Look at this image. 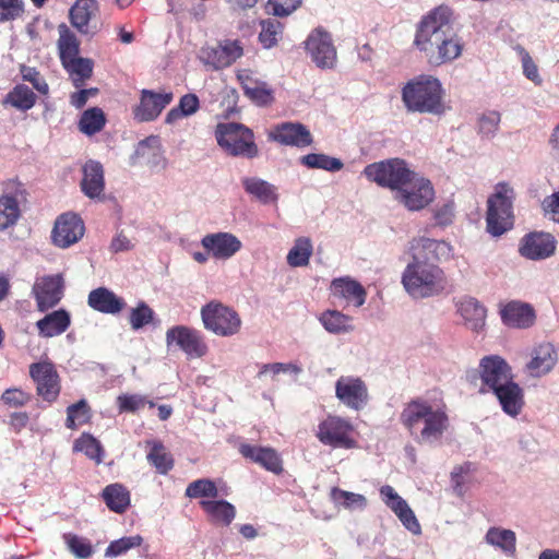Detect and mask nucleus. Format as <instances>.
<instances>
[{
	"instance_id": "f257e3e1",
	"label": "nucleus",
	"mask_w": 559,
	"mask_h": 559,
	"mask_svg": "<svg viewBox=\"0 0 559 559\" xmlns=\"http://www.w3.org/2000/svg\"><path fill=\"white\" fill-rule=\"evenodd\" d=\"M451 249L443 240L426 237L414 238L409 242L412 261L402 273V284L412 298L438 296L445 289V274L438 262L450 258Z\"/></svg>"
},
{
	"instance_id": "f03ea898",
	"label": "nucleus",
	"mask_w": 559,
	"mask_h": 559,
	"mask_svg": "<svg viewBox=\"0 0 559 559\" xmlns=\"http://www.w3.org/2000/svg\"><path fill=\"white\" fill-rule=\"evenodd\" d=\"M452 17L453 10L441 4L425 14L417 24L414 46L431 66L452 62L462 55V39L454 29Z\"/></svg>"
},
{
	"instance_id": "7ed1b4c3",
	"label": "nucleus",
	"mask_w": 559,
	"mask_h": 559,
	"mask_svg": "<svg viewBox=\"0 0 559 559\" xmlns=\"http://www.w3.org/2000/svg\"><path fill=\"white\" fill-rule=\"evenodd\" d=\"M400 421L420 443L431 444L439 441L448 428L447 414L419 399L411 401L403 408Z\"/></svg>"
},
{
	"instance_id": "20e7f679",
	"label": "nucleus",
	"mask_w": 559,
	"mask_h": 559,
	"mask_svg": "<svg viewBox=\"0 0 559 559\" xmlns=\"http://www.w3.org/2000/svg\"><path fill=\"white\" fill-rule=\"evenodd\" d=\"M442 98V85L431 75H419L402 88L403 104L412 112L442 115L445 109Z\"/></svg>"
},
{
	"instance_id": "39448f33",
	"label": "nucleus",
	"mask_w": 559,
	"mask_h": 559,
	"mask_svg": "<svg viewBox=\"0 0 559 559\" xmlns=\"http://www.w3.org/2000/svg\"><path fill=\"white\" fill-rule=\"evenodd\" d=\"M514 189L507 182H499L487 200L486 224L487 231L499 237L512 229L514 224L513 201Z\"/></svg>"
},
{
	"instance_id": "423d86ee",
	"label": "nucleus",
	"mask_w": 559,
	"mask_h": 559,
	"mask_svg": "<svg viewBox=\"0 0 559 559\" xmlns=\"http://www.w3.org/2000/svg\"><path fill=\"white\" fill-rule=\"evenodd\" d=\"M218 145L231 156L254 158L259 150L251 129L238 122L218 123L215 130Z\"/></svg>"
},
{
	"instance_id": "0eeeda50",
	"label": "nucleus",
	"mask_w": 559,
	"mask_h": 559,
	"mask_svg": "<svg viewBox=\"0 0 559 559\" xmlns=\"http://www.w3.org/2000/svg\"><path fill=\"white\" fill-rule=\"evenodd\" d=\"M480 380L478 392L491 393L514 379L513 369L500 355H486L480 358L477 369L471 373V383Z\"/></svg>"
},
{
	"instance_id": "6e6552de",
	"label": "nucleus",
	"mask_w": 559,
	"mask_h": 559,
	"mask_svg": "<svg viewBox=\"0 0 559 559\" xmlns=\"http://www.w3.org/2000/svg\"><path fill=\"white\" fill-rule=\"evenodd\" d=\"M364 175L381 187L400 191L416 175L399 158L373 163L365 167Z\"/></svg>"
},
{
	"instance_id": "1a4fd4ad",
	"label": "nucleus",
	"mask_w": 559,
	"mask_h": 559,
	"mask_svg": "<svg viewBox=\"0 0 559 559\" xmlns=\"http://www.w3.org/2000/svg\"><path fill=\"white\" fill-rule=\"evenodd\" d=\"M204 328L218 336H233L241 328V319L233 308L221 302H209L201 309Z\"/></svg>"
},
{
	"instance_id": "9d476101",
	"label": "nucleus",
	"mask_w": 559,
	"mask_h": 559,
	"mask_svg": "<svg viewBox=\"0 0 559 559\" xmlns=\"http://www.w3.org/2000/svg\"><path fill=\"white\" fill-rule=\"evenodd\" d=\"M305 48L311 60L320 69H333L336 64L337 52L332 35L319 26L311 31L305 41Z\"/></svg>"
},
{
	"instance_id": "9b49d317",
	"label": "nucleus",
	"mask_w": 559,
	"mask_h": 559,
	"mask_svg": "<svg viewBox=\"0 0 559 559\" xmlns=\"http://www.w3.org/2000/svg\"><path fill=\"white\" fill-rule=\"evenodd\" d=\"M354 430L349 420L338 416H328L318 426L317 437L325 445L332 448L352 449L356 441L352 438Z\"/></svg>"
},
{
	"instance_id": "f8f14e48",
	"label": "nucleus",
	"mask_w": 559,
	"mask_h": 559,
	"mask_svg": "<svg viewBox=\"0 0 559 559\" xmlns=\"http://www.w3.org/2000/svg\"><path fill=\"white\" fill-rule=\"evenodd\" d=\"M433 198L435 190L430 180L418 174L395 193V199L409 211H419L426 207Z\"/></svg>"
},
{
	"instance_id": "ddd939ff",
	"label": "nucleus",
	"mask_w": 559,
	"mask_h": 559,
	"mask_svg": "<svg viewBox=\"0 0 559 559\" xmlns=\"http://www.w3.org/2000/svg\"><path fill=\"white\" fill-rule=\"evenodd\" d=\"M335 396L347 408L364 409L369 402L368 386L359 377L342 376L335 382Z\"/></svg>"
},
{
	"instance_id": "4468645a",
	"label": "nucleus",
	"mask_w": 559,
	"mask_h": 559,
	"mask_svg": "<svg viewBox=\"0 0 559 559\" xmlns=\"http://www.w3.org/2000/svg\"><path fill=\"white\" fill-rule=\"evenodd\" d=\"M556 248L557 240L550 233L531 231L521 238L519 253L527 260L540 261L552 257Z\"/></svg>"
},
{
	"instance_id": "2eb2a0df",
	"label": "nucleus",
	"mask_w": 559,
	"mask_h": 559,
	"mask_svg": "<svg viewBox=\"0 0 559 559\" xmlns=\"http://www.w3.org/2000/svg\"><path fill=\"white\" fill-rule=\"evenodd\" d=\"M29 376L36 383V391L45 401L51 403L60 393L59 376L49 361L34 362L29 366Z\"/></svg>"
},
{
	"instance_id": "dca6fc26",
	"label": "nucleus",
	"mask_w": 559,
	"mask_h": 559,
	"mask_svg": "<svg viewBox=\"0 0 559 559\" xmlns=\"http://www.w3.org/2000/svg\"><path fill=\"white\" fill-rule=\"evenodd\" d=\"M168 346L176 344L190 357H203L207 353V346L200 331L185 325H177L166 332Z\"/></svg>"
},
{
	"instance_id": "f3484780",
	"label": "nucleus",
	"mask_w": 559,
	"mask_h": 559,
	"mask_svg": "<svg viewBox=\"0 0 559 559\" xmlns=\"http://www.w3.org/2000/svg\"><path fill=\"white\" fill-rule=\"evenodd\" d=\"M85 227L81 217L73 213L59 216L51 231L53 245L66 249L76 243L84 235Z\"/></svg>"
},
{
	"instance_id": "a211bd4d",
	"label": "nucleus",
	"mask_w": 559,
	"mask_h": 559,
	"mask_svg": "<svg viewBox=\"0 0 559 559\" xmlns=\"http://www.w3.org/2000/svg\"><path fill=\"white\" fill-rule=\"evenodd\" d=\"M171 92L157 93L142 90L140 103L133 108V117L139 122L154 121L162 111L173 102Z\"/></svg>"
},
{
	"instance_id": "6ab92c4d",
	"label": "nucleus",
	"mask_w": 559,
	"mask_h": 559,
	"mask_svg": "<svg viewBox=\"0 0 559 559\" xmlns=\"http://www.w3.org/2000/svg\"><path fill=\"white\" fill-rule=\"evenodd\" d=\"M33 294L39 311H46L55 307L63 295L62 275H45L36 280Z\"/></svg>"
},
{
	"instance_id": "aec40b11",
	"label": "nucleus",
	"mask_w": 559,
	"mask_h": 559,
	"mask_svg": "<svg viewBox=\"0 0 559 559\" xmlns=\"http://www.w3.org/2000/svg\"><path fill=\"white\" fill-rule=\"evenodd\" d=\"M491 394L497 399L501 411L507 416L516 418L523 413L525 407V392L514 379L499 386L492 391Z\"/></svg>"
},
{
	"instance_id": "412c9836",
	"label": "nucleus",
	"mask_w": 559,
	"mask_h": 559,
	"mask_svg": "<svg viewBox=\"0 0 559 559\" xmlns=\"http://www.w3.org/2000/svg\"><path fill=\"white\" fill-rule=\"evenodd\" d=\"M269 138L282 145L306 147L312 144L310 131L299 122H282L271 130Z\"/></svg>"
},
{
	"instance_id": "4be33fe9",
	"label": "nucleus",
	"mask_w": 559,
	"mask_h": 559,
	"mask_svg": "<svg viewBox=\"0 0 559 559\" xmlns=\"http://www.w3.org/2000/svg\"><path fill=\"white\" fill-rule=\"evenodd\" d=\"M242 53L238 41L226 40L216 47L203 49L201 60L212 69L221 70L231 66Z\"/></svg>"
},
{
	"instance_id": "5701e85b",
	"label": "nucleus",
	"mask_w": 559,
	"mask_h": 559,
	"mask_svg": "<svg viewBox=\"0 0 559 559\" xmlns=\"http://www.w3.org/2000/svg\"><path fill=\"white\" fill-rule=\"evenodd\" d=\"M201 245L217 260H228L242 247L241 241L233 234L219 231L205 235Z\"/></svg>"
},
{
	"instance_id": "b1692460",
	"label": "nucleus",
	"mask_w": 559,
	"mask_h": 559,
	"mask_svg": "<svg viewBox=\"0 0 559 559\" xmlns=\"http://www.w3.org/2000/svg\"><path fill=\"white\" fill-rule=\"evenodd\" d=\"M558 354L550 343H542L531 352V359L525 365V371L533 378L548 374L556 366Z\"/></svg>"
},
{
	"instance_id": "393cba45",
	"label": "nucleus",
	"mask_w": 559,
	"mask_h": 559,
	"mask_svg": "<svg viewBox=\"0 0 559 559\" xmlns=\"http://www.w3.org/2000/svg\"><path fill=\"white\" fill-rule=\"evenodd\" d=\"M237 79L243 94L257 106L266 107L274 102V91L266 82L254 79L247 70L239 71Z\"/></svg>"
},
{
	"instance_id": "a878e982",
	"label": "nucleus",
	"mask_w": 559,
	"mask_h": 559,
	"mask_svg": "<svg viewBox=\"0 0 559 559\" xmlns=\"http://www.w3.org/2000/svg\"><path fill=\"white\" fill-rule=\"evenodd\" d=\"M26 200V191L22 183L15 185L12 191L0 197V229L13 226L20 215V203Z\"/></svg>"
},
{
	"instance_id": "bb28decb",
	"label": "nucleus",
	"mask_w": 559,
	"mask_h": 559,
	"mask_svg": "<svg viewBox=\"0 0 559 559\" xmlns=\"http://www.w3.org/2000/svg\"><path fill=\"white\" fill-rule=\"evenodd\" d=\"M502 322L509 328L527 329L535 322L534 308L526 302L510 301L500 311Z\"/></svg>"
},
{
	"instance_id": "cd10ccee",
	"label": "nucleus",
	"mask_w": 559,
	"mask_h": 559,
	"mask_svg": "<svg viewBox=\"0 0 559 559\" xmlns=\"http://www.w3.org/2000/svg\"><path fill=\"white\" fill-rule=\"evenodd\" d=\"M87 305L95 311L112 316L121 312L127 306L123 298L106 287L91 290L87 297Z\"/></svg>"
},
{
	"instance_id": "c85d7f7f",
	"label": "nucleus",
	"mask_w": 559,
	"mask_h": 559,
	"mask_svg": "<svg viewBox=\"0 0 559 559\" xmlns=\"http://www.w3.org/2000/svg\"><path fill=\"white\" fill-rule=\"evenodd\" d=\"M331 293L334 297L343 299L347 305H354L357 308L365 304L367 297L364 286L348 276L334 278L331 283Z\"/></svg>"
},
{
	"instance_id": "c756f323",
	"label": "nucleus",
	"mask_w": 559,
	"mask_h": 559,
	"mask_svg": "<svg viewBox=\"0 0 559 559\" xmlns=\"http://www.w3.org/2000/svg\"><path fill=\"white\" fill-rule=\"evenodd\" d=\"M134 156L141 159L152 169L162 170L166 168L167 159L158 136L151 135L139 142Z\"/></svg>"
},
{
	"instance_id": "7c9ffc66",
	"label": "nucleus",
	"mask_w": 559,
	"mask_h": 559,
	"mask_svg": "<svg viewBox=\"0 0 559 559\" xmlns=\"http://www.w3.org/2000/svg\"><path fill=\"white\" fill-rule=\"evenodd\" d=\"M239 452L243 457L251 460L274 474H280L283 471L282 460L272 448L240 444Z\"/></svg>"
},
{
	"instance_id": "2f4dec72",
	"label": "nucleus",
	"mask_w": 559,
	"mask_h": 559,
	"mask_svg": "<svg viewBox=\"0 0 559 559\" xmlns=\"http://www.w3.org/2000/svg\"><path fill=\"white\" fill-rule=\"evenodd\" d=\"M83 193L90 199H100L105 190L104 168L99 162L88 160L83 166L81 181Z\"/></svg>"
},
{
	"instance_id": "473e14b6",
	"label": "nucleus",
	"mask_w": 559,
	"mask_h": 559,
	"mask_svg": "<svg viewBox=\"0 0 559 559\" xmlns=\"http://www.w3.org/2000/svg\"><path fill=\"white\" fill-rule=\"evenodd\" d=\"M97 11L98 3L96 0H76L69 12L70 22L81 34H92L90 21Z\"/></svg>"
},
{
	"instance_id": "72a5a7b5",
	"label": "nucleus",
	"mask_w": 559,
	"mask_h": 559,
	"mask_svg": "<svg viewBox=\"0 0 559 559\" xmlns=\"http://www.w3.org/2000/svg\"><path fill=\"white\" fill-rule=\"evenodd\" d=\"M457 311L472 331L479 332L483 330L487 310L476 298H463L459 304Z\"/></svg>"
},
{
	"instance_id": "f704fd0d",
	"label": "nucleus",
	"mask_w": 559,
	"mask_h": 559,
	"mask_svg": "<svg viewBox=\"0 0 559 559\" xmlns=\"http://www.w3.org/2000/svg\"><path fill=\"white\" fill-rule=\"evenodd\" d=\"M71 323L70 314L64 309L55 310L38 320L36 326L43 337H53L68 330Z\"/></svg>"
},
{
	"instance_id": "c9c22d12",
	"label": "nucleus",
	"mask_w": 559,
	"mask_h": 559,
	"mask_svg": "<svg viewBox=\"0 0 559 559\" xmlns=\"http://www.w3.org/2000/svg\"><path fill=\"white\" fill-rule=\"evenodd\" d=\"M200 507L215 524L229 526L236 518V508L227 500H201Z\"/></svg>"
},
{
	"instance_id": "e433bc0d",
	"label": "nucleus",
	"mask_w": 559,
	"mask_h": 559,
	"mask_svg": "<svg viewBox=\"0 0 559 559\" xmlns=\"http://www.w3.org/2000/svg\"><path fill=\"white\" fill-rule=\"evenodd\" d=\"M102 498L107 508L118 514L126 512L131 503L129 490L119 483L107 485L102 491Z\"/></svg>"
},
{
	"instance_id": "4c0bfd02",
	"label": "nucleus",
	"mask_w": 559,
	"mask_h": 559,
	"mask_svg": "<svg viewBox=\"0 0 559 559\" xmlns=\"http://www.w3.org/2000/svg\"><path fill=\"white\" fill-rule=\"evenodd\" d=\"M241 182L245 191L263 204H269L277 200L276 187L261 178L246 177Z\"/></svg>"
},
{
	"instance_id": "58836bf2",
	"label": "nucleus",
	"mask_w": 559,
	"mask_h": 559,
	"mask_svg": "<svg viewBox=\"0 0 559 559\" xmlns=\"http://www.w3.org/2000/svg\"><path fill=\"white\" fill-rule=\"evenodd\" d=\"M76 88L84 85L93 74L94 62L90 58L78 57L62 63Z\"/></svg>"
},
{
	"instance_id": "ea45409f",
	"label": "nucleus",
	"mask_w": 559,
	"mask_h": 559,
	"mask_svg": "<svg viewBox=\"0 0 559 559\" xmlns=\"http://www.w3.org/2000/svg\"><path fill=\"white\" fill-rule=\"evenodd\" d=\"M313 252V245L309 237H298L289 249L286 261L292 267H304L309 264Z\"/></svg>"
},
{
	"instance_id": "a19ab883",
	"label": "nucleus",
	"mask_w": 559,
	"mask_h": 559,
	"mask_svg": "<svg viewBox=\"0 0 559 559\" xmlns=\"http://www.w3.org/2000/svg\"><path fill=\"white\" fill-rule=\"evenodd\" d=\"M485 540L507 555H514L515 552L516 536L511 530L490 527L485 535Z\"/></svg>"
},
{
	"instance_id": "79ce46f5",
	"label": "nucleus",
	"mask_w": 559,
	"mask_h": 559,
	"mask_svg": "<svg viewBox=\"0 0 559 559\" xmlns=\"http://www.w3.org/2000/svg\"><path fill=\"white\" fill-rule=\"evenodd\" d=\"M319 321L323 328L332 334L345 333L353 330V326L350 325V317L337 310L324 311L320 316Z\"/></svg>"
},
{
	"instance_id": "37998d69",
	"label": "nucleus",
	"mask_w": 559,
	"mask_h": 559,
	"mask_svg": "<svg viewBox=\"0 0 559 559\" xmlns=\"http://www.w3.org/2000/svg\"><path fill=\"white\" fill-rule=\"evenodd\" d=\"M35 102L36 95L34 92L23 84L16 85L3 99V104H9L22 111L31 109L35 105Z\"/></svg>"
},
{
	"instance_id": "c03bdc74",
	"label": "nucleus",
	"mask_w": 559,
	"mask_h": 559,
	"mask_svg": "<svg viewBox=\"0 0 559 559\" xmlns=\"http://www.w3.org/2000/svg\"><path fill=\"white\" fill-rule=\"evenodd\" d=\"M300 164L311 169H323L335 173L343 168L344 164L340 158L331 157L322 153H310L300 157Z\"/></svg>"
},
{
	"instance_id": "a18cd8bd",
	"label": "nucleus",
	"mask_w": 559,
	"mask_h": 559,
	"mask_svg": "<svg viewBox=\"0 0 559 559\" xmlns=\"http://www.w3.org/2000/svg\"><path fill=\"white\" fill-rule=\"evenodd\" d=\"M106 123L104 111L98 107L86 109L79 121V129L86 135L99 132Z\"/></svg>"
},
{
	"instance_id": "49530a36",
	"label": "nucleus",
	"mask_w": 559,
	"mask_h": 559,
	"mask_svg": "<svg viewBox=\"0 0 559 559\" xmlns=\"http://www.w3.org/2000/svg\"><path fill=\"white\" fill-rule=\"evenodd\" d=\"M151 450L147 453V461L160 474H167L174 466L171 455L166 451L165 447L159 441L148 442Z\"/></svg>"
},
{
	"instance_id": "de8ad7c7",
	"label": "nucleus",
	"mask_w": 559,
	"mask_h": 559,
	"mask_svg": "<svg viewBox=\"0 0 559 559\" xmlns=\"http://www.w3.org/2000/svg\"><path fill=\"white\" fill-rule=\"evenodd\" d=\"M185 495L190 499L207 498V500H215L219 491L212 479L200 478L187 486Z\"/></svg>"
},
{
	"instance_id": "09e8293b",
	"label": "nucleus",
	"mask_w": 559,
	"mask_h": 559,
	"mask_svg": "<svg viewBox=\"0 0 559 559\" xmlns=\"http://www.w3.org/2000/svg\"><path fill=\"white\" fill-rule=\"evenodd\" d=\"M330 496L336 506H341L348 510H364L367 506V499L365 496L336 487L332 488Z\"/></svg>"
},
{
	"instance_id": "8fccbe9b",
	"label": "nucleus",
	"mask_w": 559,
	"mask_h": 559,
	"mask_svg": "<svg viewBox=\"0 0 559 559\" xmlns=\"http://www.w3.org/2000/svg\"><path fill=\"white\" fill-rule=\"evenodd\" d=\"M62 539L68 550L78 559H88L94 554L90 539L73 533H64Z\"/></svg>"
},
{
	"instance_id": "3c124183",
	"label": "nucleus",
	"mask_w": 559,
	"mask_h": 559,
	"mask_svg": "<svg viewBox=\"0 0 559 559\" xmlns=\"http://www.w3.org/2000/svg\"><path fill=\"white\" fill-rule=\"evenodd\" d=\"M261 32L259 34V40L262 46L266 49L274 47L278 37L282 34L283 25L275 19H265L260 22Z\"/></svg>"
},
{
	"instance_id": "603ef678",
	"label": "nucleus",
	"mask_w": 559,
	"mask_h": 559,
	"mask_svg": "<svg viewBox=\"0 0 559 559\" xmlns=\"http://www.w3.org/2000/svg\"><path fill=\"white\" fill-rule=\"evenodd\" d=\"M143 538L140 535L121 537L111 542L105 550L106 558H116L127 554L130 549L141 546Z\"/></svg>"
},
{
	"instance_id": "864d4df0",
	"label": "nucleus",
	"mask_w": 559,
	"mask_h": 559,
	"mask_svg": "<svg viewBox=\"0 0 559 559\" xmlns=\"http://www.w3.org/2000/svg\"><path fill=\"white\" fill-rule=\"evenodd\" d=\"M74 450L83 452L91 460H95L97 463L102 462L103 448L100 442L93 436L83 433L74 444Z\"/></svg>"
},
{
	"instance_id": "5fc2aeb1",
	"label": "nucleus",
	"mask_w": 559,
	"mask_h": 559,
	"mask_svg": "<svg viewBox=\"0 0 559 559\" xmlns=\"http://www.w3.org/2000/svg\"><path fill=\"white\" fill-rule=\"evenodd\" d=\"M88 412L90 408L85 400H80L79 402L68 406L66 419L67 428L74 429L86 423L88 419Z\"/></svg>"
},
{
	"instance_id": "6e6d98bb",
	"label": "nucleus",
	"mask_w": 559,
	"mask_h": 559,
	"mask_svg": "<svg viewBox=\"0 0 559 559\" xmlns=\"http://www.w3.org/2000/svg\"><path fill=\"white\" fill-rule=\"evenodd\" d=\"M145 404H148L150 407L155 406L154 402L147 401L146 396L141 394H120L117 397L119 413H135Z\"/></svg>"
},
{
	"instance_id": "4d7b16f0",
	"label": "nucleus",
	"mask_w": 559,
	"mask_h": 559,
	"mask_svg": "<svg viewBox=\"0 0 559 559\" xmlns=\"http://www.w3.org/2000/svg\"><path fill=\"white\" fill-rule=\"evenodd\" d=\"M60 60L66 63L70 59L79 57V41L75 35L66 32L59 38Z\"/></svg>"
},
{
	"instance_id": "13d9d810",
	"label": "nucleus",
	"mask_w": 559,
	"mask_h": 559,
	"mask_svg": "<svg viewBox=\"0 0 559 559\" xmlns=\"http://www.w3.org/2000/svg\"><path fill=\"white\" fill-rule=\"evenodd\" d=\"M380 496L385 506L390 508L395 514L409 507L408 503L401 496H399V493L390 485H384L380 488Z\"/></svg>"
},
{
	"instance_id": "bf43d9fd",
	"label": "nucleus",
	"mask_w": 559,
	"mask_h": 559,
	"mask_svg": "<svg viewBox=\"0 0 559 559\" xmlns=\"http://www.w3.org/2000/svg\"><path fill=\"white\" fill-rule=\"evenodd\" d=\"M154 319V311L145 304L140 302L130 312V324L133 330H140L151 323Z\"/></svg>"
},
{
	"instance_id": "052dcab7",
	"label": "nucleus",
	"mask_w": 559,
	"mask_h": 559,
	"mask_svg": "<svg viewBox=\"0 0 559 559\" xmlns=\"http://www.w3.org/2000/svg\"><path fill=\"white\" fill-rule=\"evenodd\" d=\"M501 117L496 110L483 114L478 120L479 133L486 138H492L499 129Z\"/></svg>"
},
{
	"instance_id": "680f3d73",
	"label": "nucleus",
	"mask_w": 559,
	"mask_h": 559,
	"mask_svg": "<svg viewBox=\"0 0 559 559\" xmlns=\"http://www.w3.org/2000/svg\"><path fill=\"white\" fill-rule=\"evenodd\" d=\"M23 14V0H0V23L17 20Z\"/></svg>"
},
{
	"instance_id": "e2e57ef3",
	"label": "nucleus",
	"mask_w": 559,
	"mask_h": 559,
	"mask_svg": "<svg viewBox=\"0 0 559 559\" xmlns=\"http://www.w3.org/2000/svg\"><path fill=\"white\" fill-rule=\"evenodd\" d=\"M0 401L8 407H22L31 401V395L22 389L10 388L7 389L0 397Z\"/></svg>"
},
{
	"instance_id": "0e129e2a",
	"label": "nucleus",
	"mask_w": 559,
	"mask_h": 559,
	"mask_svg": "<svg viewBox=\"0 0 559 559\" xmlns=\"http://www.w3.org/2000/svg\"><path fill=\"white\" fill-rule=\"evenodd\" d=\"M301 0H269L267 9L275 16H287L299 8Z\"/></svg>"
},
{
	"instance_id": "69168bd1",
	"label": "nucleus",
	"mask_w": 559,
	"mask_h": 559,
	"mask_svg": "<svg viewBox=\"0 0 559 559\" xmlns=\"http://www.w3.org/2000/svg\"><path fill=\"white\" fill-rule=\"evenodd\" d=\"M21 75L24 81L32 83L33 87L41 94H47L49 91L48 84L41 78L40 73L32 67L22 66Z\"/></svg>"
},
{
	"instance_id": "338daca9",
	"label": "nucleus",
	"mask_w": 559,
	"mask_h": 559,
	"mask_svg": "<svg viewBox=\"0 0 559 559\" xmlns=\"http://www.w3.org/2000/svg\"><path fill=\"white\" fill-rule=\"evenodd\" d=\"M396 516L411 533L415 535H419L421 533L420 524L409 507L397 513Z\"/></svg>"
},
{
	"instance_id": "774afa93",
	"label": "nucleus",
	"mask_w": 559,
	"mask_h": 559,
	"mask_svg": "<svg viewBox=\"0 0 559 559\" xmlns=\"http://www.w3.org/2000/svg\"><path fill=\"white\" fill-rule=\"evenodd\" d=\"M542 207L547 217L559 223V191L546 197Z\"/></svg>"
}]
</instances>
